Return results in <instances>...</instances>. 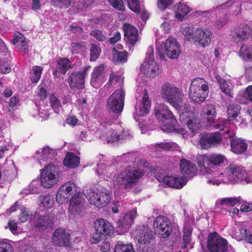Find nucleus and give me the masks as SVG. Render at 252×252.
Returning a JSON list of instances; mask_svg holds the SVG:
<instances>
[{"label":"nucleus","instance_id":"obj_1","mask_svg":"<svg viewBox=\"0 0 252 252\" xmlns=\"http://www.w3.org/2000/svg\"><path fill=\"white\" fill-rule=\"evenodd\" d=\"M59 169L55 165L46 166L41 172L40 180H33L30 184L28 189H24L20 192L21 195L34 194L39 192L38 188L40 186L50 188L58 181L59 177Z\"/></svg>","mask_w":252,"mask_h":252},{"label":"nucleus","instance_id":"obj_2","mask_svg":"<svg viewBox=\"0 0 252 252\" xmlns=\"http://www.w3.org/2000/svg\"><path fill=\"white\" fill-rule=\"evenodd\" d=\"M225 159V157L222 155L212 154L197 156L196 161L202 174H211L213 172L212 169L223 163Z\"/></svg>","mask_w":252,"mask_h":252},{"label":"nucleus","instance_id":"obj_3","mask_svg":"<svg viewBox=\"0 0 252 252\" xmlns=\"http://www.w3.org/2000/svg\"><path fill=\"white\" fill-rule=\"evenodd\" d=\"M157 53L160 59L164 60L165 55L170 59H176L181 53L180 46L176 38L170 36L157 47Z\"/></svg>","mask_w":252,"mask_h":252},{"label":"nucleus","instance_id":"obj_4","mask_svg":"<svg viewBox=\"0 0 252 252\" xmlns=\"http://www.w3.org/2000/svg\"><path fill=\"white\" fill-rule=\"evenodd\" d=\"M125 93L123 90H117L107 100V110L109 113L114 114L117 119L121 114L125 104Z\"/></svg>","mask_w":252,"mask_h":252},{"label":"nucleus","instance_id":"obj_5","mask_svg":"<svg viewBox=\"0 0 252 252\" xmlns=\"http://www.w3.org/2000/svg\"><path fill=\"white\" fill-rule=\"evenodd\" d=\"M162 93L167 102L176 109L180 110L183 95L178 88L169 84H165L162 89Z\"/></svg>","mask_w":252,"mask_h":252},{"label":"nucleus","instance_id":"obj_6","mask_svg":"<svg viewBox=\"0 0 252 252\" xmlns=\"http://www.w3.org/2000/svg\"><path fill=\"white\" fill-rule=\"evenodd\" d=\"M95 233L92 237V243H96L100 239H104L107 235H110L113 230V227L107 220L99 219L94 222Z\"/></svg>","mask_w":252,"mask_h":252},{"label":"nucleus","instance_id":"obj_7","mask_svg":"<svg viewBox=\"0 0 252 252\" xmlns=\"http://www.w3.org/2000/svg\"><path fill=\"white\" fill-rule=\"evenodd\" d=\"M225 172L227 175L228 178L233 183L245 181L248 184L252 181L251 177H248L246 171L240 166L230 164L225 168Z\"/></svg>","mask_w":252,"mask_h":252},{"label":"nucleus","instance_id":"obj_8","mask_svg":"<svg viewBox=\"0 0 252 252\" xmlns=\"http://www.w3.org/2000/svg\"><path fill=\"white\" fill-rule=\"evenodd\" d=\"M144 174L143 172L138 170H126L119 175L117 182L119 184L124 185L126 189L131 188Z\"/></svg>","mask_w":252,"mask_h":252},{"label":"nucleus","instance_id":"obj_9","mask_svg":"<svg viewBox=\"0 0 252 252\" xmlns=\"http://www.w3.org/2000/svg\"><path fill=\"white\" fill-rule=\"evenodd\" d=\"M90 68V66H87L84 68L82 71H73L70 74H69V72L68 73L69 77L67 82L71 90H82L84 89L85 78Z\"/></svg>","mask_w":252,"mask_h":252},{"label":"nucleus","instance_id":"obj_10","mask_svg":"<svg viewBox=\"0 0 252 252\" xmlns=\"http://www.w3.org/2000/svg\"><path fill=\"white\" fill-rule=\"evenodd\" d=\"M173 224L166 217L159 216L154 220V226L159 237L161 238H168L173 231Z\"/></svg>","mask_w":252,"mask_h":252},{"label":"nucleus","instance_id":"obj_11","mask_svg":"<svg viewBox=\"0 0 252 252\" xmlns=\"http://www.w3.org/2000/svg\"><path fill=\"white\" fill-rule=\"evenodd\" d=\"M34 227L40 232L49 231L53 229L54 220L48 215H41L39 212H35L31 218Z\"/></svg>","mask_w":252,"mask_h":252},{"label":"nucleus","instance_id":"obj_12","mask_svg":"<svg viewBox=\"0 0 252 252\" xmlns=\"http://www.w3.org/2000/svg\"><path fill=\"white\" fill-rule=\"evenodd\" d=\"M207 248L211 252H226L227 242L216 232L210 233L207 239Z\"/></svg>","mask_w":252,"mask_h":252},{"label":"nucleus","instance_id":"obj_13","mask_svg":"<svg viewBox=\"0 0 252 252\" xmlns=\"http://www.w3.org/2000/svg\"><path fill=\"white\" fill-rule=\"evenodd\" d=\"M111 192L102 187L96 189L90 197V203L98 208H103L110 201Z\"/></svg>","mask_w":252,"mask_h":252},{"label":"nucleus","instance_id":"obj_14","mask_svg":"<svg viewBox=\"0 0 252 252\" xmlns=\"http://www.w3.org/2000/svg\"><path fill=\"white\" fill-rule=\"evenodd\" d=\"M137 215L136 209H134L125 214L121 215L120 219L117 221V229L119 234H122L128 231Z\"/></svg>","mask_w":252,"mask_h":252},{"label":"nucleus","instance_id":"obj_15","mask_svg":"<svg viewBox=\"0 0 252 252\" xmlns=\"http://www.w3.org/2000/svg\"><path fill=\"white\" fill-rule=\"evenodd\" d=\"M156 178L159 182L163 183L169 187L180 189L186 184L187 181L183 177H173L157 173Z\"/></svg>","mask_w":252,"mask_h":252},{"label":"nucleus","instance_id":"obj_16","mask_svg":"<svg viewBox=\"0 0 252 252\" xmlns=\"http://www.w3.org/2000/svg\"><path fill=\"white\" fill-rule=\"evenodd\" d=\"M151 108V102L149 100L148 93L146 90L143 92V96L142 97V102H136L135 106V111L133 114V118L137 121L136 116L139 117H143L148 115Z\"/></svg>","mask_w":252,"mask_h":252},{"label":"nucleus","instance_id":"obj_17","mask_svg":"<svg viewBox=\"0 0 252 252\" xmlns=\"http://www.w3.org/2000/svg\"><path fill=\"white\" fill-rule=\"evenodd\" d=\"M222 141L221 134L217 132L202 134L199 140L201 148L203 149L218 146Z\"/></svg>","mask_w":252,"mask_h":252},{"label":"nucleus","instance_id":"obj_18","mask_svg":"<svg viewBox=\"0 0 252 252\" xmlns=\"http://www.w3.org/2000/svg\"><path fill=\"white\" fill-rule=\"evenodd\" d=\"M54 244L59 247H69L70 246V235L66 232L64 228L56 229L52 235Z\"/></svg>","mask_w":252,"mask_h":252},{"label":"nucleus","instance_id":"obj_19","mask_svg":"<svg viewBox=\"0 0 252 252\" xmlns=\"http://www.w3.org/2000/svg\"><path fill=\"white\" fill-rule=\"evenodd\" d=\"M133 235L139 243L144 244H149L154 238L152 231L145 225L138 226L133 232Z\"/></svg>","mask_w":252,"mask_h":252},{"label":"nucleus","instance_id":"obj_20","mask_svg":"<svg viewBox=\"0 0 252 252\" xmlns=\"http://www.w3.org/2000/svg\"><path fill=\"white\" fill-rule=\"evenodd\" d=\"M155 114L159 121L165 122V124L170 123L171 120L175 118L168 107L162 103L156 105L155 108Z\"/></svg>","mask_w":252,"mask_h":252},{"label":"nucleus","instance_id":"obj_21","mask_svg":"<svg viewBox=\"0 0 252 252\" xmlns=\"http://www.w3.org/2000/svg\"><path fill=\"white\" fill-rule=\"evenodd\" d=\"M73 194V189L71 184L69 183H66L61 186L58 189L56 194V199L59 204H65L69 201Z\"/></svg>","mask_w":252,"mask_h":252},{"label":"nucleus","instance_id":"obj_22","mask_svg":"<svg viewBox=\"0 0 252 252\" xmlns=\"http://www.w3.org/2000/svg\"><path fill=\"white\" fill-rule=\"evenodd\" d=\"M193 36V41L202 47H205L210 43L212 33L209 30L198 29L196 30Z\"/></svg>","mask_w":252,"mask_h":252},{"label":"nucleus","instance_id":"obj_23","mask_svg":"<svg viewBox=\"0 0 252 252\" xmlns=\"http://www.w3.org/2000/svg\"><path fill=\"white\" fill-rule=\"evenodd\" d=\"M180 121L187 125L190 131L193 134H195L199 129V125L195 122L194 113L190 111L183 112L180 115Z\"/></svg>","mask_w":252,"mask_h":252},{"label":"nucleus","instance_id":"obj_24","mask_svg":"<svg viewBox=\"0 0 252 252\" xmlns=\"http://www.w3.org/2000/svg\"><path fill=\"white\" fill-rule=\"evenodd\" d=\"M250 33L249 27H236L230 33V37L232 41L239 43L248 39Z\"/></svg>","mask_w":252,"mask_h":252},{"label":"nucleus","instance_id":"obj_25","mask_svg":"<svg viewBox=\"0 0 252 252\" xmlns=\"http://www.w3.org/2000/svg\"><path fill=\"white\" fill-rule=\"evenodd\" d=\"M203 113L206 115V119L207 120V126H213L216 128H222L223 126L221 125H214L217 115L215 105L212 104L207 105L203 109Z\"/></svg>","mask_w":252,"mask_h":252},{"label":"nucleus","instance_id":"obj_26","mask_svg":"<svg viewBox=\"0 0 252 252\" xmlns=\"http://www.w3.org/2000/svg\"><path fill=\"white\" fill-rule=\"evenodd\" d=\"M209 94V90L201 89L200 88L189 87V96L194 102L201 103L204 102Z\"/></svg>","mask_w":252,"mask_h":252},{"label":"nucleus","instance_id":"obj_27","mask_svg":"<svg viewBox=\"0 0 252 252\" xmlns=\"http://www.w3.org/2000/svg\"><path fill=\"white\" fill-rule=\"evenodd\" d=\"M230 146L231 150L236 154L244 153L248 148V144L245 142V140L237 137L230 138Z\"/></svg>","mask_w":252,"mask_h":252},{"label":"nucleus","instance_id":"obj_28","mask_svg":"<svg viewBox=\"0 0 252 252\" xmlns=\"http://www.w3.org/2000/svg\"><path fill=\"white\" fill-rule=\"evenodd\" d=\"M180 169L182 174L191 178L195 175L197 168L191 161L183 158L180 161Z\"/></svg>","mask_w":252,"mask_h":252},{"label":"nucleus","instance_id":"obj_29","mask_svg":"<svg viewBox=\"0 0 252 252\" xmlns=\"http://www.w3.org/2000/svg\"><path fill=\"white\" fill-rule=\"evenodd\" d=\"M104 66L100 65L95 67L92 73L91 84L95 88H99L103 82V71Z\"/></svg>","mask_w":252,"mask_h":252},{"label":"nucleus","instance_id":"obj_30","mask_svg":"<svg viewBox=\"0 0 252 252\" xmlns=\"http://www.w3.org/2000/svg\"><path fill=\"white\" fill-rule=\"evenodd\" d=\"M71 67V63L68 59L66 58H61L57 63L53 74L54 76L57 75L58 73L65 74L67 70Z\"/></svg>","mask_w":252,"mask_h":252},{"label":"nucleus","instance_id":"obj_31","mask_svg":"<svg viewBox=\"0 0 252 252\" xmlns=\"http://www.w3.org/2000/svg\"><path fill=\"white\" fill-rule=\"evenodd\" d=\"M177 121L176 119L175 118L171 120V122L170 123H168L167 124L163 125L161 129L163 131L169 133L175 131L184 136L186 134V130L184 127L181 126L177 127Z\"/></svg>","mask_w":252,"mask_h":252},{"label":"nucleus","instance_id":"obj_32","mask_svg":"<svg viewBox=\"0 0 252 252\" xmlns=\"http://www.w3.org/2000/svg\"><path fill=\"white\" fill-rule=\"evenodd\" d=\"M63 164L69 168H76L80 164V158L72 153L68 152L63 160Z\"/></svg>","mask_w":252,"mask_h":252},{"label":"nucleus","instance_id":"obj_33","mask_svg":"<svg viewBox=\"0 0 252 252\" xmlns=\"http://www.w3.org/2000/svg\"><path fill=\"white\" fill-rule=\"evenodd\" d=\"M145 61V63L141 64V69H142L145 68L148 70L150 69L152 72H155V69L151 67V65H153L154 63V48L153 46H150L148 47Z\"/></svg>","mask_w":252,"mask_h":252},{"label":"nucleus","instance_id":"obj_34","mask_svg":"<svg viewBox=\"0 0 252 252\" xmlns=\"http://www.w3.org/2000/svg\"><path fill=\"white\" fill-rule=\"evenodd\" d=\"M69 211L70 214L76 215L80 213L82 207V199L78 197H74L73 194L69 199Z\"/></svg>","mask_w":252,"mask_h":252},{"label":"nucleus","instance_id":"obj_35","mask_svg":"<svg viewBox=\"0 0 252 252\" xmlns=\"http://www.w3.org/2000/svg\"><path fill=\"white\" fill-rule=\"evenodd\" d=\"M175 12V17L179 20L182 21L185 16L187 15L191 10L190 7L186 4L179 2L174 6Z\"/></svg>","mask_w":252,"mask_h":252},{"label":"nucleus","instance_id":"obj_36","mask_svg":"<svg viewBox=\"0 0 252 252\" xmlns=\"http://www.w3.org/2000/svg\"><path fill=\"white\" fill-rule=\"evenodd\" d=\"M192 229L191 227L185 228L183 231V241L181 248L183 249H192L193 245L191 243Z\"/></svg>","mask_w":252,"mask_h":252},{"label":"nucleus","instance_id":"obj_37","mask_svg":"<svg viewBox=\"0 0 252 252\" xmlns=\"http://www.w3.org/2000/svg\"><path fill=\"white\" fill-rule=\"evenodd\" d=\"M239 53L240 57L245 61H252V46L251 45L242 44Z\"/></svg>","mask_w":252,"mask_h":252},{"label":"nucleus","instance_id":"obj_38","mask_svg":"<svg viewBox=\"0 0 252 252\" xmlns=\"http://www.w3.org/2000/svg\"><path fill=\"white\" fill-rule=\"evenodd\" d=\"M114 252H135L133 246L131 243H125L123 241L117 242L115 248Z\"/></svg>","mask_w":252,"mask_h":252},{"label":"nucleus","instance_id":"obj_39","mask_svg":"<svg viewBox=\"0 0 252 252\" xmlns=\"http://www.w3.org/2000/svg\"><path fill=\"white\" fill-rule=\"evenodd\" d=\"M241 107L239 105L231 104L227 107L228 121L235 120L240 114Z\"/></svg>","mask_w":252,"mask_h":252},{"label":"nucleus","instance_id":"obj_40","mask_svg":"<svg viewBox=\"0 0 252 252\" xmlns=\"http://www.w3.org/2000/svg\"><path fill=\"white\" fill-rule=\"evenodd\" d=\"M113 51L115 53H113V60L115 63H125L127 60V53L126 51H118L114 48Z\"/></svg>","mask_w":252,"mask_h":252},{"label":"nucleus","instance_id":"obj_41","mask_svg":"<svg viewBox=\"0 0 252 252\" xmlns=\"http://www.w3.org/2000/svg\"><path fill=\"white\" fill-rule=\"evenodd\" d=\"M157 149L166 151H176L179 148L178 145L174 142H161L156 144Z\"/></svg>","mask_w":252,"mask_h":252},{"label":"nucleus","instance_id":"obj_42","mask_svg":"<svg viewBox=\"0 0 252 252\" xmlns=\"http://www.w3.org/2000/svg\"><path fill=\"white\" fill-rule=\"evenodd\" d=\"M41 159L47 160L57 156V153L54 150L49 148V146H45L42 148L41 152Z\"/></svg>","mask_w":252,"mask_h":252},{"label":"nucleus","instance_id":"obj_43","mask_svg":"<svg viewBox=\"0 0 252 252\" xmlns=\"http://www.w3.org/2000/svg\"><path fill=\"white\" fill-rule=\"evenodd\" d=\"M190 87L196 88V87L200 88L201 89L209 90L208 84L203 78H195L192 81L190 85Z\"/></svg>","mask_w":252,"mask_h":252},{"label":"nucleus","instance_id":"obj_44","mask_svg":"<svg viewBox=\"0 0 252 252\" xmlns=\"http://www.w3.org/2000/svg\"><path fill=\"white\" fill-rule=\"evenodd\" d=\"M43 69L40 66H34L32 69L30 79L32 83H36L39 80Z\"/></svg>","mask_w":252,"mask_h":252},{"label":"nucleus","instance_id":"obj_45","mask_svg":"<svg viewBox=\"0 0 252 252\" xmlns=\"http://www.w3.org/2000/svg\"><path fill=\"white\" fill-rule=\"evenodd\" d=\"M241 200L240 197H229L223 198L220 201V205H222V207L223 208L225 205L233 207L238 203H241Z\"/></svg>","mask_w":252,"mask_h":252},{"label":"nucleus","instance_id":"obj_46","mask_svg":"<svg viewBox=\"0 0 252 252\" xmlns=\"http://www.w3.org/2000/svg\"><path fill=\"white\" fill-rule=\"evenodd\" d=\"M90 61H95L99 57L101 53V48L95 44H92L90 49Z\"/></svg>","mask_w":252,"mask_h":252},{"label":"nucleus","instance_id":"obj_47","mask_svg":"<svg viewBox=\"0 0 252 252\" xmlns=\"http://www.w3.org/2000/svg\"><path fill=\"white\" fill-rule=\"evenodd\" d=\"M85 47V43L83 42H72L70 51L72 54H77L83 51Z\"/></svg>","mask_w":252,"mask_h":252},{"label":"nucleus","instance_id":"obj_48","mask_svg":"<svg viewBox=\"0 0 252 252\" xmlns=\"http://www.w3.org/2000/svg\"><path fill=\"white\" fill-rule=\"evenodd\" d=\"M11 242L7 239L0 241V252H12L13 251Z\"/></svg>","mask_w":252,"mask_h":252},{"label":"nucleus","instance_id":"obj_49","mask_svg":"<svg viewBox=\"0 0 252 252\" xmlns=\"http://www.w3.org/2000/svg\"><path fill=\"white\" fill-rule=\"evenodd\" d=\"M50 103L55 112L58 113L60 108L62 107L60 100L54 95L52 94L50 96Z\"/></svg>","mask_w":252,"mask_h":252},{"label":"nucleus","instance_id":"obj_50","mask_svg":"<svg viewBox=\"0 0 252 252\" xmlns=\"http://www.w3.org/2000/svg\"><path fill=\"white\" fill-rule=\"evenodd\" d=\"M228 15L225 13L222 17H220L217 19L215 23V26L218 29L222 28L229 21Z\"/></svg>","mask_w":252,"mask_h":252},{"label":"nucleus","instance_id":"obj_51","mask_svg":"<svg viewBox=\"0 0 252 252\" xmlns=\"http://www.w3.org/2000/svg\"><path fill=\"white\" fill-rule=\"evenodd\" d=\"M241 238L240 240L245 239V240L249 243L252 245V232L245 228H241L240 229Z\"/></svg>","mask_w":252,"mask_h":252},{"label":"nucleus","instance_id":"obj_52","mask_svg":"<svg viewBox=\"0 0 252 252\" xmlns=\"http://www.w3.org/2000/svg\"><path fill=\"white\" fill-rule=\"evenodd\" d=\"M71 0H52V5L60 8H66L71 4Z\"/></svg>","mask_w":252,"mask_h":252},{"label":"nucleus","instance_id":"obj_53","mask_svg":"<svg viewBox=\"0 0 252 252\" xmlns=\"http://www.w3.org/2000/svg\"><path fill=\"white\" fill-rule=\"evenodd\" d=\"M11 67L7 61L2 58L0 60V72L2 74H6L10 72Z\"/></svg>","mask_w":252,"mask_h":252},{"label":"nucleus","instance_id":"obj_54","mask_svg":"<svg viewBox=\"0 0 252 252\" xmlns=\"http://www.w3.org/2000/svg\"><path fill=\"white\" fill-rule=\"evenodd\" d=\"M54 202L53 196L48 194L43 197L41 203L45 208H50L52 206Z\"/></svg>","mask_w":252,"mask_h":252},{"label":"nucleus","instance_id":"obj_55","mask_svg":"<svg viewBox=\"0 0 252 252\" xmlns=\"http://www.w3.org/2000/svg\"><path fill=\"white\" fill-rule=\"evenodd\" d=\"M98 243V246L100 248V250L103 252H107L110 249V243L108 241L104 239H100Z\"/></svg>","mask_w":252,"mask_h":252},{"label":"nucleus","instance_id":"obj_56","mask_svg":"<svg viewBox=\"0 0 252 252\" xmlns=\"http://www.w3.org/2000/svg\"><path fill=\"white\" fill-rule=\"evenodd\" d=\"M90 34L99 41H103L106 39V37L103 34L102 32L99 30L92 31Z\"/></svg>","mask_w":252,"mask_h":252},{"label":"nucleus","instance_id":"obj_57","mask_svg":"<svg viewBox=\"0 0 252 252\" xmlns=\"http://www.w3.org/2000/svg\"><path fill=\"white\" fill-rule=\"evenodd\" d=\"M129 8L134 12L140 11V5L138 0H129L128 1Z\"/></svg>","mask_w":252,"mask_h":252},{"label":"nucleus","instance_id":"obj_58","mask_svg":"<svg viewBox=\"0 0 252 252\" xmlns=\"http://www.w3.org/2000/svg\"><path fill=\"white\" fill-rule=\"evenodd\" d=\"M110 4L115 8L119 10H123L125 6L122 0H108Z\"/></svg>","mask_w":252,"mask_h":252},{"label":"nucleus","instance_id":"obj_59","mask_svg":"<svg viewBox=\"0 0 252 252\" xmlns=\"http://www.w3.org/2000/svg\"><path fill=\"white\" fill-rule=\"evenodd\" d=\"M174 0H158V6L161 10H164L173 3Z\"/></svg>","mask_w":252,"mask_h":252},{"label":"nucleus","instance_id":"obj_60","mask_svg":"<svg viewBox=\"0 0 252 252\" xmlns=\"http://www.w3.org/2000/svg\"><path fill=\"white\" fill-rule=\"evenodd\" d=\"M95 0H78V8L80 9H85L88 8L93 4Z\"/></svg>","mask_w":252,"mask_h":252},{"label":"nucleus","instance_id":"obj_61","mask_svg":"<svg viewBox=\"0 0 252 252\" xmlns=\"http://www.w3.org/2000/svg\"><path fill=\"white\" fill-rule=\"evenodd\" d=\"M124 32L125 37L138 34L137 29L130 25H129L126 29L124 30Z\"/></svg>","mask_w":252,"mask_h":252},{"label":"nucleus","instance_id":"obj_62","mask_svg":"<svg viewBox=\"0 0 252 252\" xmlns=\"http://www.w3.org/2000/svg\"><path fill=\"white\" fill-rule=\"evenodd\" d=\"M38 97L40 98V100H44L47 97V91L46 89L41 85H39L38 87Z\"/></svg>","mask_w":252,"mask_h":252},{"label":"nucleus","instance_id":"obj_63","mask_svg":"<svg viewBox=\"0 0 252 252\" xmlns=\"http://www.w3.org/2000/svg\"><path fill=\"white\" fill-rule=\"evenodd\" d=\"M229 87V85L227 84L226 81L220 86V88L223 93L228 95L229 97H233V95L231 94V89Z\"/></svg>","mask_w":252,"mask_h":252},{"label":"nucleus","instance_id":"obj_64","mask_svg":"<svg viewBox=\"0 0 252 252\" xmlns=\"http://www.w3.org/2000/svg\"><path fill=\"white\" fill-rule=\"evenodd\" d=\"M20 105V99L18 96L14 95L9 100V106L12 108H17Z\"/></svg>","mask_w":252,"mask_h":252}]
</instances>
